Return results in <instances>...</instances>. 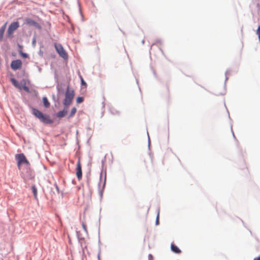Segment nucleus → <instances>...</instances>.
Returning <instances> with one entry per match:
<instances>
[{"mask_svg": "<svg viewBox=\"0 0 260 260\" xmlns=\"http://www.w3.org/2000/svg\"><path fill=\"white\" fill-rule=\"evenodd\" d=\"M82 226L84 230V231H85V232L86 233H88V231H87V226H86V224L85 222L82 221Z\"/></svg>", "mask_w": 260, "mask_h": 260, "instance_id": "nucleus-18", "label": "nucleus"}, {"mask_svg": "<svg viewBox=\"0 0 260 260\" xmlns=\"http://www.w3.org/2000/svg\"><path fill=\"white\" fill-rule=\"evenodd\" d=\"M11 82L12 83V84L16 87L20 89H21V86L20 85L19 83L16 79H15L14 78H11Z\"/></svg>", "mask_w": 260, "mask_h": 260, "instance_id": "nucleus-13", "label": "nucleus"}, {"mask_svg": "<svg viewBox=\"0 0 260 260\" xmlns=\"http://www.w3.org/2000/svg\"><path fill=\"white\" fill-rule=\"evenodd\" d=\"M2 260H4V259H2Z\"/></svg>", "mask_w": 260, "mask_h": 260, "instance_id": "nucleus-26", "label": "nucleus"}, {"mask_svg": "<svg viewBox=\"0 0 260 260\" xmlns=\"http://www.w3.org/2000/svg\"><path fill=\"white\" fill-rule=\"evenodd\" d=\"M254 260H260V255L254 258Z\"/></svg>", "mask_w": 260, "mask_h": 260, "instance_id": "nucleus-25", "label": "nucleus"}, {"mask_svg": "<svg viewBox=\"0 0 260 260\" xmlns=\"http://www.w3.org/2000/svg\"><path fill=\"white\" fill-rule=\"evenodd\" d=\"M19 27V23L18 22H13L10 24L8 29L7 33L9 37H12V35L14 31H15Z\"/></svg>", "mask_w": 260, "mask_h": 260, "instance_id": "nucleus-5", "label": "nucleus"}, {"mask_svg": "<svg viewBox=\"0 0 260 260\" xmlns=\"http://www.w3.org/2000/svg\"><path fill=\"white\" fill-rule=\"evenodd\" d=\"M43 104H44V106L46 108H48L50 107V103L49 102V101H48V99L46 97H43Z\"/></svg>", "mask_w": 260, "mask_h": 260, "instance_id": "nucleus-14", "label": "nucleus"}, {"mask_svg": "<svg viewBox=\"0 0 260 260\" xmlns=\"http://www.w3.org/2000/svg\"><path fill=\"white\" fill-rule=\"evenodd\" d=\"M21 84H22L21 88H23L26 92H27L28 93L30 92L29 89L27 86H26L25 82L24 81V84L21 83Z\"/></svg>", "mask_w": 260, "mask_h": 260, "instance_id": "nucleus-16", "label": "nucleus"}, {"mask_svg": "<svg viewBox=\"0 0 260 260\" xmlns=\"http://www.w3.org/2000/svg\"><path fill=\"white\" fill-rule=\"evenodd\" d=\"M159 223V212H158L156 220V224L157 225Z\"/></svg>", "mask_w": 260, "mask_h": 260, "instance_id": "nucleus-22", "label": "nucleus"}, {"mask_svg": "<svg viewBox=\"0 0 260 260\" xmlns=\"http://www.w3.org/2000/svg\"><path fill=\"white\" fill-rule=\"evenodd\" d=\"M22 67V61L20 59L13 60L11 63V68L15 71L19 70Z\"/></svg>", "mask_w": 260, "mask_h": 260, "instance_id": "nucleus-7", "label": "nucleus"}, {"mask_svg": "<svg viewBox=\"0 0 260 260\" xmlns=\"http://www.w3.org/2000/svg\"><path fill=\"white\" fill-rule=\"evenodd\" d=\"M257 34L258 35V38L260 41V26L258 27L257 30Z\"/></svg>", "mask_w": 260, "mask_h": 260, "instance_id": "nucleus-21", "label": "nucleus"}, {"mask_svg": "<svg viewBox=\"0 0 260 260\" xmlns=\"http://www.w3.org/2000/svg\"><path fill=\"white\" fill-rule=\"evenodd\" d=\"M84 99L83 97L79 96L76 99V102L78 104L81 103L83 102Z\"/></svg>", "mask_w": 260, "mask_h": 260, "instance_id": "nucleus-19", "label": "nucleus"}, {"mask_svg": "<svg viewBox=\"0 0 260 260\" xmlns=\"http://www.w3.org/2000/svg\"><path fill=\"white\" fill-rule=\"evenodd\" d=\"M171 250L176 253H181V250L179 249V248L173 243L171 244Z\"/></svg>", "mask_w": 260, "mask_h": 260, "instance_id": "nucleus-11", "label": "nucleus"}, {"mask_svg": "<svg viewBox=\"0 0 260 260\" xmlns=\"http://www.w3.org/2000/svg\"><path fill=\"white\" fill-rule=\"evenodd\" d=\"M143 166L147 169L153 167V159L151 155H147L144 157Z\"/></svg>", "mask_w": 260, "mask_h": 260, "instance_id": "nucleus-6", "label": "nucleus"}, {"mask_svg": "<svg viewBox=\"0 0 260 260\" xmlns=\"http://www.w3.org/2000/svg\"><path fill=\"white\" fill-rule=\"evenodd\" d=\"M76 111H77L76 108L75 107H73L71 110V113L69 115V117H73L74 116V115L75 114V113H76Z\"/></svg>", "mask_w": 260, "mask_h": 260, "instance_id": "nucleus-17", "label": "nucleus"}, {"mask_svg": "<svg viewBox=\"0 0 260 260\" xmlns=\"http://www.w3.org/2000/svg\"><path fill=\"white\" fill-rule=\"evenodd\" d=\"M20 54L22 55V56L24 57V58H26L27 57V54H26V53H23V52H21Z\"/></svg>", "mask_w": 260, "mask_h": 260, "instance_id": "nucleus-23", "label": "nucleus"}, {"mask_svg": "<svg viewBox=\"0 0 260 260\" xmlns=\"http://www.w3.org/2000/svg\"><path fill=\"white\" fill-rule=\"evenodd\" d=\"M15 159L17 162V167L19 169H20L21 166L22 165H29V163L26 159L25 156L23 153L17 154L15 155Z\"/></svg>", "mask_w": 260, "mask_h": 260, "instance_id": "nucleus-3", "label": "nucleus"}, {"mask_svg": "<svg viewBox=\"0 0 260 260\" xmlns=\"http://www.w3.org/2000/svg\"><path fill=\"white\" fill-rule=\"evenodd\" d=\"M111 113L113 114H118L119 112L113 108L111 109Z\"/></svg>", "mask_w": 260, "mask_h": 260, "instance_id": "nucleus-20", "label": "nucleus"}, {"mask_svg": "<svg viewBox=\"0 0 260 260\" xmlns=\"http://www.w3.org/2000/svg\"><path fill=\"white\" fill-rule=\"evenodd\" d=\"M6 24L0 28V41H2L3 39V36L5 31Z\"/></svg>", "mask_w": 260, "mask_h": 260, "instance_id": "nucleus-12", "label": "nucleus"}, {"mask_svg": "<svg viewBox=\"0 0 260 260\" xmlns=\"http://www.w3.org/2000/svg\"><path fill=\"white\" fill-rule=\"evenodd\" d=\"M31 189L34 194V198L36 200H37V189L35 186H32L31 187Z\"/></svg>", "mask_w": 260, "mask_h": 260, "instance_id": "nucleus-15", "label": "nucleus"}, {"mask_svg": "<svg viewBox=\"0 0 260 260\" xmlns=\"http://www.w3.org/2000/svg\"><path fill=\"white\" fill-rule=\"evenodd\" d=\"M74 95L75 93L74 90L68 87L67 90L65 93V99L63 101V104L65 106L68 107L72 103Z\"/></svg>", "mask_w": 260, "mask_h": 260, "instance_id": "nucleus-2", "label": "nucleus"}, {"mask_svg": "<svg viewBox=\"0 0 260 260\" xmlns=\"http://www.w3.org/2000/svg\"><path fill=\"white\" fill-rule=\"evenodd\" d=\"M67 113H68L67 109H64L63 110L59 111L57 113L56 115H57V117L58 118H62V117H63L64 116H65V115L67 114Z\"/></svg>", "mask_w": 260, "mask_h": 260, "instance_id": "nucleus-10", "label": "nucleus"}, {"mask_svg": "<svg viewBox=\"0 0 260 260\" xmlns=\"http://www.w3.org/2000/svg\"><path fill=\"white\" fill-rule=\"evenodd\" d=\"M54 47L56 52L58 53L60 57H62L64 59H67L68 58V55L66 50L60 44L55 43Z\"/></svg>", "mask_w": 260, "mask_h": 260, "instance_id": "nucleus-4", "label": "nucleus"}, {"mask_svg": "<svg viewBox=\"0 0 260 260\" xmlns=\"http://www.w3.org/2000/svg\"><path fill=\"white\" fill-rule=\"evenodd\" d=\"M25 23L29 26H37L38 25V23L35 21L34 20L30 19V18H26L25 20Z\"/></svg>", "mask_w": 260, "mask_h": 260, "instance_id": "nucleus-9", "label": "nucleus"}, {"mask_svg": "<svg viewBox=\"0 0 260 260\" xmlns=\"http://www.w3.org/2000/svg\"><path fill=\"white\" fill-rule=\"evenodd\" d=\"M32 114L43 123L45 124H52L53 123V120L50 118L49 115L44 114L36 108H32Z\"/></svg>", "mask_w": 260, "mask_h": 260, "instance_id": "nucleus-1", "label": "nucleus"}, {"mask_svg": "<svg viewBox=\"0 0 260 260\" xmlns=\"http://www.w3.org/2000/svg\"><path fill=\"white\" fill-rule=\"evenodd\" d=\"M81 83L82 85H86V83H85V82L84 81L83 79L82 78V77H81Z\"/></svg>", "mask_w": 260, "mask_h": 260, "instance_id": "nucleus-24", "label": "nucleus"}, {"mask_svg": "<svg viewBox=\"0 0 260 260\" xmlns=\"http://www.w3.org/2000/svg\"><path fill=\"white\" fill-rule=\"evenodd\" d=\"M76 176L79 180H80L82 177V172L81 169V164L80 158H79L76 167Z\"/></svg>", "mask_w": 260, "mask_h": 260, "instance_id": "nucleus-8", "label": "nucleus"}]
</instances>
